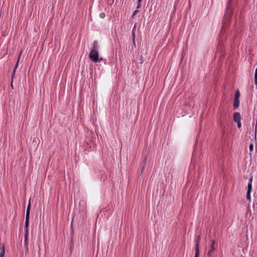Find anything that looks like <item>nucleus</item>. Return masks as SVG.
Returning a JSON list of instances; mask_svg holds the SVG:
<instances>
[{
  "mask_svg": "<svg viewBox=\"0 0 257 257\" xmlns=\"http://www.w3.org/2000/svg\"><path fill=\"white\" fill-rule=\"evenodd\" d=\"M251 182H252V178H250V179L249 180V182L248 183V185H247V192H250L251 191V189H252Z\"/></svg>",
  "mask_w": 257,
  "mask_h": 257,
  "instance_id": "10",
  "label": "nucleus"
},
{
  "mask_svg": "<svg viewBox=\"0 0 257 257\" xmlns=\"http://www.w3.org/2000/svg\"><path fill=\"white\" fill-rule=\"evenodd\" d=\"M98 48V42L94 41L93 43V47L92 50H97Z\"/></svg>",
  "mask_w": 257,
  "mask_h": 257,
  "instance_id": "11",
  "label": "nucleus"
},
{
  "mask_svg": "<svg viewBox=\"0 0 257 257\" xmlns=\"http://www.w3.org/2000/svg\"><path fill=\"white\" fill-rule=\"evenodd\" d=\"M89 58L93 62H97L98 61V52L97 50H91L89 54Z\"/></svg>",
  "mask_w": 257,
  "mask_h": 257,
  "instance_id": "2",
  "label": "nucleus"
},
{
  "mask_svg": "<svg viewBox=\"0 0 257 257\" xmlns=\"http://www.w3.org/2000/svg\"><path fill=\"white\" fill-rule=\"evenodd\" d=\"M231 0H229V2H228V5H229L231 2Z\"/></svg>",
  "mask_w": 257,
  "mask_h": 257,
  "instance_id": "22",
  "label": "nucleus"
},
{
  "mask_svg": "<svg viewBox=\"0 0 257 257\" xmlns=\"http://www.w3.org/2000/svg\"><path fill=\"white\" fill-rule=\"evenodd\" d=\"M246 199L249 201L250 200V192H247L246 193Z\"/></svg>",
  "mask_w": 257,
  "mask_h": 257,
  "instance_id": "15",
  "label": "nucleus"
},
{
  "mask_svg": "<svg viewBox=\"0 0 257 257\" xmlns=\"http://www.w3.org/2000/svg\"><path fill=\"white\" fill-rule=\"evenodd\" d=\"M5 254V247L4 243H1L0 244V257H4Z\"/></svg>",
  "mask_w": 257,
  "mask_h": 257,
  "instance_id": "7",
  "label": "nucleus"
},
{
  "mask_svg": "<svg viewBox=\"0 0 257 257\" xmlns=\"http://www.w3.org/2000/svg\"><path fill=\"white\" fill-rule=\"evenodd\" d=\"M136 30V25H135L133 31H132V35H133V40L134 45H135V31Z\"/></svg>",
  "mask_w": 257,
  "mask_h": 257,
  "instance_id": "12",
  "label": "nucleus"
},
{
  "mask_svg": "<svg viewBox=\"0 0 257 257\" xmlns=\"http://www.w3.org/2000/svg\"><path fill=\"white\" fill-rule=\"evenodd\" d=\"M241 116L239 112H236L233 114V120L236 122L240 120Z\"/></svg>",
  "mask_w": 257,
  "mask_h": 257,
  "instance_id": "8",
  "label": "nucleus"
},
{
  "mask_svg": "<svg viewBox=\"0 0 257 257\" xmlns=\"http://www.w3.org/2000/svg\"><path fill=\"white\" fill-rule=\"evenodd\" d=\"M254 83L257 85V68L255 69L254 73Z\"/></svg>",
  "mask_w": 257,
  "mask_h": 257,
  "instance_id": "13",
  "label": "nucleus"
},
{
  "mask_svg": "<svg viewBox=\"0 0 257 257\" xmlns=\"http://www.w3.org/2000/svg\"><path fill=\"white\" fill-rule=\"evenodd\" d=\"M30 208H31V204H30V200H29V204L27 206L26 214V221H25V234L24 238V243L25 245L27 247L28 244V226H29V216H30Z\"/></svg>",
  "mask_w": 257,
  "mask_h": 257,
  "instance_id": "1",
  "label": "nucleus"
},
{
  "mask_svg": "<svg viewBox=\"0 0 257 257\" xmlns=\"http://www.w3.org/2000/svg\"><path fill=\"white\" fill-rule=\"evenodd\" d=\"M200 241V237L198 236L196 238L195 241V257H199V243Z\"/></svg>",
  "mask_w": 257,
  "mask_h": 257,
  "instance_id": "4",
  "label": "nucleus"
},
{
  "mask_svg": "<svg viewBox=\"0 0 257 257\" xmlns=\"http://www.w3.org/2000/svg\"><path fill=\"white\" fill-rule=\"evenodd\" d=\"M21 55V53H20L19 54V57H18L17 63L16 64V65H15V67H14V69L13 70V72L12 73V76H11V86H12V87H13V79H14V77L15 75L16 69H17V68L18 67V63H19V59H20Z\"/></svg>",
  "mask_w": 257,
  "mask_h": 257,
  "instance_id": "5",
  "label": "nucleus"
},
{
  "mask_svg": "<svg viewBox=\"0 0 257 257\" xmlns=\"http://www.w3.org/2000/svg\"><path fill=\"white\" fill-rule=\"evenodd\" d=\"M141 7V2H139L138 1V5L137 7V9H138L140 8Z\"/></svg>",
  "mask_w": 257,
  "mask_h": 257,
  "instance_id": "18",
  "label": "nucleus"
},
{
  "mask_svg": "<svg viewBox=\"0 0 257 257\" xmlns=\"http://www.w3.org/2000/svg\"><path fill=\"white\" fill-rule=\"evenodd\" d=\"M239 105V99H234L233 102V107L235 108H237Z\"/></svg>",
  "mask_w": 257,
  "mask_h": 257,
  "instance_id": "9",
  "label": "nucleus"
},
{
  "mask_svg": "<svg viewBox=\"0 0 257 257\" xmlns=\"http://www.w3.org/2000/svg\"><path fill=\"white\" fill-rule=\"evenodd\" d=\"M243 257H244V256H243Z\"/></svg>",
  "mask_w": 257,
  "mask_h": 257,
  "instance_id": "26",
  "label": "nucleus"
},
{
  "mask_svg": "<svg viewBox=\"0 0 257 257\" xmlns=\"http://www.w3.org/2000/svg\"><path fill=\"white\" fill-rule=\"evenodd\" d=\"M99 16L101 18L103 19L105 17V15L104 13H102L100 14Z\"/></svg>",
  "mask_w": 257,
  "mask_h": 257,
  "instance_id": "17",
  "label": "nucleus"
},
{
  "mask_svg": "<svg viewBox=\"0 0 257 257\" xmlns=\"http://www.w3.org/2000/svg\"><path fill=\"white\" fill-rule=\"evenodd\" d=\"M102 60H103L102 58L100 59V61H102Z\"/></svg>",
  "mask_w": 257,
  "mask_h": 257,
  "instance_id": "25",
  "label": "nucleus"
},
{
  "mask_svg": "<svg viewBox=\"0 0 257 257\" xmlns=\"http://www.w3.org/2000/svg\"><path fill=\"white\" fill-rule=\"evenodd\" d=\"M240 96V93L238 90H237L235 94L234 99H239V97Z\"/></svg>",
  "mask_w": 257,
  "mask_h": 257,
  "instance_id": "14",
  "label": "nucleus"
},
{
  "mask_svg": "<svg viewBox=\"0 0 257 257\" xmlns=\"http://www.w3.org/2000/svg\"><path fill=\"white\" fill-rule=\"evenodd\" d=\"M229 7L228 6L227 7L226 10V12L224 14V17H223V21H222V23H223V25H222V29H225V28L226 27V23L228 21L229 18H230V13L229 12Z\"/></svg>",
  "mask_w": 257,
  "mask_h": 257,
  "instance_id": "3",
  "label": "nucleus"
},
{
  "mask_svg": "<svg viewBox=\"0 0 257 257\" xmlns=\"http://www.w3.org/2000/svg\"><path fill=\"white\" fill-rule=\"evenodd\" d=\"M253 146L252 144H250L249 145V150L250 151H252L253 150Z\"/></svg>",
  "mask_w": 257,
  "mask_h": 257,
  "instance_id": "19",
  "label": "nucleus"
},
{
  "mask_svg": "<svg viewBox=\"0 0 257 257\" xmlns=\"http://www.w3.org/2000/svg\"><path fill=\"white\" fill-rule=\"evenodd\" d=\"M139 2H142V0H138V1Z\"/></svg>",
  "mask_w": 257,
  "mask_h": 257,
  "instance_id": "24",
  "label": "nucleus"
},
{
  "mask_svg": "<svg viewBox=\"0 0 257 257\" xmlns=\"http://www.w3.org/2000/svg\"><path fill=\"white\" fill-rule=\"evenodd\" d=\"M144 168H145V166H144L143 167L142 172H143V170H144Z\"/></svg>",
  "mask_w": 257,
  "mask_h": 257,
  "instance_id": "23",
  "label": "nucleus"
},
{
  "mask_svg": "<svg viewBox=\"0 0 257 257\" xmlns=\"http://www.w3.org/2000/svg\"><path fill=\"white\" fill-rule=\"evenodd\" d=\"M139 13V10H135V11H134V13H133V15H132V18H134V16H135L137 13Z\"/></svg>",
  "mask_w": 257,
  "mask_h": 257,
  "instance_id": "16",
  "label": "nucleus"
},
{
  "mask_svg": "<svg viewBox=\"0 0 257 257\" xmlns=\"http://www.w3.org/2000/svg\"><path fill=\"white\" fill-rule=\"evenodd\" d=\"M211 244L210 246V248L209 249L208 252H207V255L208 256H211L212 255V252L215 249V241L213 240H211Z\"/></svg>",
  "mask_w": 257,
  "mask_h": 257,
  "instance_id": "6",
  "label": "nucleus"
},
{
  "mask_svg": "<svg viewBox=\"0 0 257 257\" xmlns=\"http://www.w3.org/2000/svg\"><path fill=\"white\" fill-rule=\"evenodd\" d=\"M236 122L237 123V127L238 128H240L241 125L240 120H239V121H237Z\"/></svg>",
  "mask_w": 257,
  "mask_h": 257,
  "instance_id": "20",
  "label": "nucleus"
},
{
  "mask_svg": "<svg viewBox=\"0 0 257 257\" xmlns=\"http://www.w3.org/2000/svg\"><path fill=\"white\" fill-rule=\"evenodd\" d=\"M256 127H257V120H256V125H255V136H256Z\"/></svg>",
  "mask_w": 257,
  "mask_h": 257,
  "instance_id": "21",
  "label": "nucleus"
}]
</instances>
